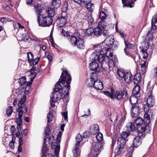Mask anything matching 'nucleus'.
<instances>
[{
	"instance_id": "f257e3e1",
	"label": "nucleus",
	"mask_w": 157,
	"mask_h": 157,
	"mask_svg": "<svg viewBox=\"0 0 157 157\" xmlns=\"http://www.w3.org/2000/svg\"><path fill=\"white\" fill-rule=\"evenodd\" d=\"M71 78L66 70L62 72L60 78L56 84L54 91L51 97L50 103L51 107L55 106V102L60 100L62 95H67L70 89Z\"/></svg>"
},
{
	"instance_id": "f03ea898",
	"label": "nucleus",
	"mask_w": 157,
	"mask_h": 157,
	"mask_svg": "<svg viewBox=\"0 0 157 157\" xmlns=\"http://www.w3.org/2000/svg\"><path fill=\"white\" fill-rule=\"evenodd\" d=\"M39 25L42 27H49L53 22V19L48 15L40 14L37 17Z\"/></svg>"
},
{
	"instance_id": "7ed1b4c3",
	"label": "nucleus",
	"mask_w": 157,
	"mask_h": 157,
	"mask_svg": "<svg viewBox=\"0 0 157 157\" xmlns=\"http://www.w3.org/2000/svg\"><path fill=\"white\" fill-rule=\"evenodd\" d=\"M69 42L72 46L79 49H83L85 47V41L82 38L77 39L75 36H72L69 39Z\"/></svg>"
},
{
	"instance_id": "20e7f679",
	"label": "nucleus",
	"mask_w": 157,
	"mask_h": 157,
	"mask_svg": "<svg viewBox=\"0 0 157 157\" xmlns=\"http://www.w3.org/2000/svg\"><path fill=\"white\" fill-rule=\"evenodd\" d=\"M103 143L96 142L92 145L89 157H97L102 148Z\"/></svg>"
},
{
	"instance_id": "39448f33",
	"label": "nucleus",
	"mask_w": 157,
	"mask_h": 157,
	"mask_svg": "<svg viewBox=\"0 0 157 157\" xmlns=\"http://www.w3.org/2000/svg\"><path fill=\"white\" fill-rule=\"evenodd\" d=\"M155 99L154 97L150 95L147 99V103L143 106L144 110L145 112H147L150 110V108L153 107L155 104Z\"/></svg>"
},
{
	"instance_id": "423d86ee",
	"label": "nucleus",
	"mask_w": 157,
	"mask_h": 157,
	"mask_svg": "<svg viewBox=\"0 0 157 157\" xmlns=\"http://www.w3.org/2000/svg\"><path fill=\"white\" fill-rule=\"evenodd\" d=\"M151 130V128L149 125L144 123L142 124L137 127V130L138 135H141V134L145 133V132H148Z\"/></svg>"
},
{
	"instance_id": "0eeeda50",
	"label": "nucleus",
	"mask_w": 157,
	"mask_h": 157,
	"mask_svg": "<svg viewBox=\"0 0 157 157\" xmlns=\"http://www.w3.org/2000/svg\"><path fill=\"white\" fill-rule=\"evenodd\" d=\"M146 135L145 133H143L141 135L139 134L136 136L133 140V144L134 146L137 147L140 146L142 144L143 139L144 138Z\"/></svg>"
},
{
	"instance_id": "6e6552de",
	"label": "nucleus",
	"mask_w": 157,
	"mask_h": 157,
	"mask_svg": "<svg viewBox=\"0 0 157 157\" xmlns=\"http://www.w3.org/2000/svg\"><path fill=\"white\" fill-rule=\"evenodd\" d=\"M127 94V92L126 89L123 90H117L115 93H114L113 98H115L118 100L121 98H124Z\"/></svg>"
},
{
	"instance_id": "1a4fd4ad",
	"label": "nucleus",
	"mask_w": 157,
	"mask_h": 157,
	"mask_svg": "<svg viewBox=\"0 0 157 157\" xmlns=\"http://www.w3.org/2000/svg\"><path fill=\"white\" fill-rule=\"evenodd\" d=\"M76 138L77 143L75 144V149L73 151V152L75 154V155H78L79 154L78 151V147L79 146L80 143L82 140V137L81 134H78L76 136Z\"/></svg>"
},
{
	"instance_id": "9d476101",
	"label": "nucleus",
	"mask_w": 157,
	"mask_h": 157,
	"mask_svg": "<svg viewBox=\"0 0 157 157\" xmlns=\"http://www.w3.org/2000/svg\"><path fill=\"white\" fill-rule=\"evenodd\" d=\"M131 134L130 132H123L121 134V137H119L117 140V142H121L123 144H125L126 140V138Z\"/></svg>"
},
{
	"instance_id": "9b49d317",
	"label": "nucleus",
	"mask_w": 157,
	"mask_h": 157,
	"mask_svg": "<svg viewBox=\"0 0 157 157\" xmlns=\"http://www.w3.org/2000/svg\"><path fill=\"white\" fill-rule=\"evenodd\" d=\"M140 68L139 70V72L137 73H139L141 75H144L146 72L147 67L148 64V62H147L146 60H142L140 64Z\"/></svg>"
},
{
	"instance_id": "f8f14e48",
	"label": "nucleus",
	"mask_w": 157,
	"mask_h": 157,
	"mask_svg": "<svg viewBox=\"0 0 157 157\" xmlns=\"http://www.w3.org/2000/svg\"><path fill=\"white\" fill-rule=\"evenodd\" d=\"M140 107L139 104L132 105L131 112L132 117H137L139 113Z\"/></svg>"
},
{
	"instance_id": "ddd939ff",
	"label": "nucleus",
	"mask_w": 157,
	"mask_h": 157,
	"mask_svg": "<svg viewBox=\"0 0 157 157\" xmlns=\"http://www.w3.org/2000/svg\"><path fill=\"white\" fill-rule=\"evenodd\" d=\"M98 79L97 74L94 72L92 73L90 76V80H88L87 83V86L89 87H92L94 86V81Z\"/></svg>"
},
{
	"instance_id": "4468645a",
	"label": "nucleus",
	"mask_w": 157,
	"mask_h": 157,
	"mask_svg": "<svg viewBox=\"0 0 157 157\" xmlns=\"http://www.w3.org/2000/svg\"><path fill=\"white\" fill-rule=\"evenodd\" d=\"M90 69L92 71H94L96 72H99L100 68L98 63L96 62H92L89 64Z\"/></svg>"
},
{
	"instance_id": "2eb2a0df",
	"label": "nucleus",
	"mask_w": 157,
	"mask_h": 157,
	"mask_svg": "<svg viewBox=\"0 0 157 157\" xmlns=\"http://www.w3.org/2000/svg\"><path fill=\"white\" fill-rule=\"evenodd\" d=\"M56 22L58 26L59 27L64 26L66 24L67 21L65 17L60 16L57 19Z\"/></svg>"
},
{
	"instance_id": "dca6fc26",
	"label": "nucleus",
	"mask_w": 157,
	"mask_h": 157,
	"mask_svg": "<svg viewBox=\"0 0 157 157\" xmlns=\"http://www.w3.org/2000/svg\"><path fill=\"white\" fill-rule=\"evenodd\" d=\"M107 59L109 60L108 63L106 62L105 63H104L101 64V67L102 69L104 70H105L108 67L110 68L114 66V63L113 61L109 58Z\"/></svg>"
},
{
	"instance_id": "f3484780",
	"label": "nucleus",
	"mask_w": 157,
	"mask_h": 157,
	"mask_svg": "<svg viewBox=\"0 0 157 157\" xmlns=\"http://www.w3.org/2000/svg\"><path fill=\"white\" fill-rule=\"evenodd\" d=\"M123 5V6H125L132 8L134 6V2L136 0H121Z\"/></svg>"
},
{
	"instance_id": "a211bd4d",
	"label": "nucleus",
	"mask_w": 157,
	"mask_h": 157,
	"mask_svg": "<svg viewBox=\"0 0 157 157\" xmlns=\"http://www.w3.org/2000/svg\"><path fill=\"white\" fill-rule=\"evenodd\" d=\"M94 87L96 90H101L103 89V84L100 80H95L94 82Z\"/></svg>"
},
{
	"instance_id": "6ab92c4d",
	"label": "nucleus",
	"mask_w": 157,
	"mask_h": 157,
	"mask_svg": "<svg viewBox=\"0 0 157 157\" xmlns=\"http://www.w3.org/2000/svg\"><path fill=\"white\" fill-rule=\"evenodd\" d=\"M114 42V37L112 36H109L104 41L105 44L109 47H110L113 44Z\"/></svg>"
},
{
	"instance_id": "aec40b11",
	"label": "nucleus",
	"mask_w": 157,
	"mask_h": 157,
	"mask_svg": "<svg viewBox=\"0 0 157 157\" xmlns=\"http://www.w3.org/2000/svg\"><path fill=\"white\" fill-rule=\"evenodd\" d=\"M99 126L97 124H93L90 126V132L92 135H95L99 132Z\"/></svg>"
},
{
	"instance_id": "412c9836",
	"label": "nucleus",
	"mask_w": 157,
	"mask_h": 157,
	"mask_svg": "<svg viewBox=\"0 0 157 157\" xmlns=\"http://www.w3.org/2000/svg\"><path fill=\"white\" fill-rule=\"evenodd\" d=\"M117 144L119 145L117 148L115 149V153L116 155H119L120 154L121 151L124 148V145L125 144H123L121 143L117 142Z\"/></svg>"
},
{
	"instance_id": "4be33fe9",
	"label": "nucleus",
	"mask_w": 157,
	"mask_h": 157,
	"mask_svg": "<svg viewBox=\"0 0 157 157\" xmlns=\"http://www.w3.org/2000/svg\"><path fill=\"white\" fill-rule=\"evenodd\" d=\"M141 75L140 73H136L134 76L133 81L134 84L139 85L141 82Z\"/></svg>"
},
{
	"instance_id": "5701e85b",
	"label": "nucleus",
	"mask_w": 157,
	"mask_h": 157,
	"mask_svg": "<svg viewBox=\"0 0 157 157\" xmlns=\"http://www.w3.org/2000/svg\"><path fill=\"white\" fill-rule=\"evenodd\" d=\"M124 41L125 45V47L124 49V52L126 55H128V54L127 51V48H128L129 49H132L134 48V45L133 44L129 43V42L128 41H126L124 40Z\"/></svg>"
},
{
	"instance_id": "b1692460",
	"label": "nucleus",
	"mask_w": 157,
	"mask_h": 157,
	"mask_svg": "<svg viewBox=\"0 0 157 157\" xmlns=\"http://www.w3.org/2000/svg\"><path fill=\"white\" fill-rule=\"evenodd\" d=\"M83 20H86L88 22L89 25H90L94 23V20L92 16L90 14H87L83 18Z\"/></svg>"
},
{
	"instance_id": "393cba45",
	"label": "nucleus",
	"mask_w": 157,
	"mask_h": 157,
	"mask_svg": "<svg viewBox=\"0 0 157 157\" xmlns=\"http://www.w3.org/2000/svg\"><path fill=\"white\" fill-rule=\"evenodd\" d=\"M132 75L130 72H128L125 74L124 78V81L127 83H129L132 80Z\"/></svg>"
},
{
	"instance_id": "a878e982",
	"label": "nucleus",
	"mask_w": 157,
	"mask_h": 157,
	"mask_svg": "<svg viewBox=\"0 0 157 157\" xmlns=\"http://www.w3.org/2000/svg\"><path fill=\"white\" fill-rule=\"evenodd\" d=\"M46 11L48 14L47 15L51 16L52 18L54 16L55 11L54 8L52 7H47L46 9Z\"/></svg>"
},
{
	"instance_id": "bb28decb",
	"label": "nucleus",
	"mask_w": 157,
	"mask_h": 157,
	"mask_svg": "<svg viewBox=\"0 0 157 157\" xmlns=\"http://www.w3.org/2000/svg\"><path fill=\"white\" fill-rule=\"evenodd\" d=\"M126 127L128 132H132L135 130V127L134 123L129 122L127 124Z\"/></svg>"
},
{
	"instance_id": "cd10ccee",
	"label": "nucleus",
	"mask_w": 157,
	"mask_h": 157,
	"mask_svg": "<svg viewBox=\"0 0 157 157\" xmlns=\"http://www.w3.org/2000/svg\"><path fill=\"white\" fill-rule=\"evenodd\" d=\"M105 55L102 54H99L98 55L97 60L100 63H102L101 64L104 63H105V62H106L105 61Z\"/></svg>"
},
{
	"instance_id": "c85d7f7f",
	"label": "nucleus",
	"mask_w": 157,
	"mask_h": 157,
	"mask_svg": "<svg viewBox=\"0 0 157 157\" xmlns=\"http://www.w3.org/2000/svg\"><path fill=\"white\" fill-rule=\"evenodd\" d=\"M17 111H18V113L20 112H21L22 115H23V113H25L27 112V107L25 105H23V106H19L17 109Z\"/></svg>"
},
{
	"instance_id": "c756f323",
	"label": "nucleus",
	"mask_w": 157,
	"mask_h": 157,
	"mask_svg": "<svg viewBox=\"0 0 157 157\" xmlns=\"http://www.w3.org/2000/svg\"><path fill=\"white\" fill-rule=\"evenodd\" d=\"M102 31V29L97 27L94 29V34L97 37L101 35Z\"/></svg>"
},
{
	"instance_id": "7c9ffc66",
	"label": "nucleus",
	"mask_w": 157,
	"mask_h": 157,
	"mask_svg": "<svg viewBox=\"0 0 157 157\" xmlns=\"http://www.w3.org/2000/svg\"><path fill=\"white\" fill-rule=\"evenodd\" d=\"M51 4L54 8H58L61 5V2L60 0H52Z\"/></svg>"
},
{
	"instance_id": "2f4dec72",
	"label": "nucleus",
	"mask_w": 157,
	"mask_h": 157,
	"mask_svg": "<svg viewBox=\"0 0 157 157\" xmlns=\"http://www.w3.org/2000/svg\"><path fill=\"white\" fill-rule=\"evenodd\" d=\"M114 93V90L113 88H111L110 92L108 91H104L103 92V93L105 95L111 98L112 99L113 98Z\"/></svg>"
},
{
	"instance_id": "473e14b6",
	"label": "nucleus",
	"mask_w": 157,
	"mask_h": 157,
	"mask_svg": "<svg viewBox=\"0 0 157 157\" xmlns=\"http://www.w3.org/2000/svg\"><path fill=\"white\" fill-rule=\"evenodd\" d=\"M149 111L146 112L144 114V123L149 125L150 123V116L149 114Z\"/></svg>"
},
{
	"instance_id": "72a5a7b5",
	"label": "nucleus",
	"mask_w": 157,
	"mask_h": 157,
	"mask_svg": "<svg viewBox=\"0 0 157 157\" xmlns=\"http://www.w3.org/2000/svg\"><path fill=\"white\" fill-rule=\"evenodd\" d=\"M157 23V13L156 15L153 16L151 20V27L152 29H155L156 27L155 25V23Z\"/></svg>"
},
{
	"instance_id": "f704fd0d",
	"label": "nucleus",
	"mask_w": 157,
	"mask_h": 157,
	"mask_svg": "<svg viewBox=\"0 0 157 157\" xmlns=\"http://www.w3.org/2000/svg\"><path fill=\"white\" fill-rule=\"evenodd\" d=\"M35 11L37 15H40V13L43 10L42 8L39 4H37L35 6Z\"/></svg>"
},
{
	"instance_id": "c9c22d12",
	"label": "nucleus",
	"mask_w": 157,
	"mask_h": 157,
	"mask_svg": "<svg viewBox=\"0 0 157 157\" xmlns=\"http://www.w3.org/2000/svg\"><path fill=\"white\" fill-rule=\"evenodd\" d=\"M86 7L89 12H92L94 9V5L91 2L86 4Z\"/></svg>"
},
{
	"instance_id": "e433bc0d",
	"label": "nucleus",
	"mask_w": 157,
	"mask_h": 157,
	"mask_svg": "<svg viewBox=\"0 0 157 157\" xmlns=\"http://www.w3.org/2000/svg\"><path fill=\"white\" fill-rule=\"evenodd\" d=\"M93 34H94V29L93 28L90 27L89 29H86L85 35L86 36H91Z\"/></svg>"
},
{
	"instance_id": "4c0bfd02",
	"label": "nucleus",
	"mask_w": 157,
	"mask_h": 157,
	"mask_svg": "<svg viewBox=\"0 0 157 157\" xmlns=\"http://www.w3.org/2000/svg\"><path fill=\"white\" fill-rule=\"evenodd\" d=\"M135 123L136 124V126L137 127L141 125L142 124H144V120L141 118L138 117L135 120Z\"/></svg>"
},
{
	"instance_id": "58836bf2",
	"label": "nucleus",
	"mask_w": 157,
	"mask_h": 157,
	"mask_svg": "<svg viewBox=\"0 0 157 157\" xmlns=\"http://www.w3.org/2000/svg\"><path fill=\"white\" fill-rule=\"evenodd\" d=\"M106 23L104 21L102 20L99 22L98 27L103 30L106 27Z\"/></svg>"
},
{
	"instance_id": "ea45409f",
	"label": "nucleus",
	"mask_w": 157,
	"mask_h": 157,
	"mask_svg": "<svg viewBox=\"0 0 157 157\" xmlns=\"http://www.w3.org/2000/svg\"><path fill=\"white\" fill-rule=\"evenodd\" d=\"M22 115L21 112H20L18 113V117L16 118V122L18 125H21L22 120L21 119Z\"/></svg>"
},
{
	"instance_id": "a19ab883",
	"label": "nucleus",
	"mask_w": 157,
	"mask_h": 157,
	"mask_svg": "<svg viewBox=\"0 0 157 157\" xmlns=\"http://www.w3.org/2000/svg\"><path fill=\"white\" fill-rule=\"evenodd\" d=\"M140 90V86H139V85H136V86L133 89L132 93L133 94L135 95H137L139 94Z\"/></svg>"
},
{
	"instance_id": "79ce46f5",
	"label": "nucleus",
	"mask_w": 157,
	"mask_h": 157,
	"mask_svg": "<svg viewBox=\"0 0 157 157\" xmlns=\"http://www.w3.org/2000/svg\"><path fill=\"white\" fill-rule=\"evenodd\" d=\"M129 101L132 105H134L138 104L137 103L138 99L135 97H131L129 99Z\"/></svg>"
},
{
	"instance_id": "37998d69",
	"label": "nucleus",
	"mask_w": 157,
	"mask_h": 157,
	"mask_svg": "<svg viewBox=\"0 0 157 157\" xmlns=\"http://www.w3.org/2000/svg\"><path fill=\"white\" fill-rule=\"evenodd\" d=\"M98 142L103 143V137L102 134L101 133H98L96 136Z\"/></svg>"
},
{
	"instance_id": "c03bdc74",
	"label": "nucleus",
	"mask_w": 157,
	"mask_h": 157,
	"mask_svg": "<svg viewBox=\"0 0 157 157\" xmlns=\"http://www.w3.org/2000/svg\"><path fill=\"white\" fill-rule=\"evenodd\" d=\"M94 50L96 52L98 53L101 52L102 49L101 46L100 44H98L97 45H94Z\"/></svg>"
},
{
	"instance_id": "a18cd8bd",
	"label": "nucleus",
	"mask_w": 157,
	"mask_h": 157,
	"mask_svg": "<svg viewBox=\"0 0 157 157\" xmlns=\"http://www.w3.org/2000/svg\"><path fill=\"white\" fill-rule=\"evenodd\" d=\"M19 84L20 86L25 85L26 83V78L25 77H22L19 79Z\"/></svg>"
},
{
	"instance_id": "49530a36",
	"label": "nucleus",
	"mask_w": 157,
	"mask_h": 157,
	"mask_svg": "<svg viewBox=\"0 0 157 157\" xmlns=\"http://www.w3.org/2000/svg\"><path fill=\"white\" fill-rule=\"evenodd\" d=\"M98 55L96 53L94 52L90 56V60H91L92 62H95L96 60H97V59Z\"/></svg>"
},
{
	"instance_id": "de8ad7c7",
	"label": "nucleus",
	"mask_w": 157,
	"mask_h": 157,
	"mask_svg": "<svg viewBox=\"0 0 157 157\" xmlns=\"http://www.w3.org/2000/svg\"><path fill=\"white\" fill-rule=\"evenodd\" d=\"M26 97L25 96H24L23 97L21 98L20 101L18 103V105L19 107L20 106H23L25 101Z\"/></svg>"
},
{
	"instance_id": "09e8293b",
	"label": "nucleus",
	"mask_w": 157,
	"mask_h": 157,
	"mask_svg": "<svg viewBox=\"0 0 157 157\" xmlns=\"http://www.w3.org/2000/svg\"><path fill=\"white\" fill-rule=\"evenodd\" d=\"M22 40L25 42H28L29 40V35L28 33H26L23 34Z\"/></svg>"
},
{
	"instance_id": "8fccbe9b",
	"label": "nucleus",
	"mask_w": 157,
	"mask_h": 157,
	"mask_svg": "<svg viewBox=\"0 0 157 157\" xmlns=\"http://www.w3.org/2000/svg\"><path fill=\"white\" fill-rule=\"evenodd\" d=\"M107 15L104 11H101L100 12L99 15V17L101 20L103 21L105 19Z\"/></svg>"
},
{
	"instance_id": "3c124183",
	"label": "nucleus",
	"mask_w": 157,
	"mask_h": 157,
	"mask_svg": "<svg viewBox=\"0 0 157 157\" xmlns=\"http://www.w3.org/2000/svg\"><path fill=\"white\" fill-rule=\"evenodd\" d=\"M144 45H142L140 51H147V50L149 48V45L148 43L143 44Z\"/></svg>"
},
{
	"instance_id": "603ef678",
	"label": "nucleus",
	"mask_w": 157,
	"mask_h": 157,
	"mask_svg": "<svg viewBox=\"0 0 157 157\" xmlns=\"http://www.w3.org/2000/svg\"><path fill=\"white\" fill-rule=\"evenodd\" d=\"M111 49L110 48H108L107 49L106 52V53L107 59H108L109 58V57H112L113 56V54H112L111 52Z\"/></svg>"
},
{
	"instance_id": "864d4df0",
	"label": "nucleus",
	"mask_w": 157,
	"mask_h": 157,
	"mask_svg": "<svg viewBox=\"0 0 157 157\" xmlns=\"http://www.w3.org/2000/svg\"><path fill=\"white\" fill-rule=\"evenodd\" d=\"M28 60L29 63L31 62L32 60L34 59V56L33 54L30 52H29L27 54Z\"/></svg>"
},
{
	"instance_id": "5fc2aeb1",
	"label": "nucleus",
	"mask_w": 157,
	"mask_h": 157,
	"mask_svg": "<svg viewBox=\"0 0 157 157\" xmlns=\"http://www.w3.org/2000/svg\"><path fill=\"white\" fill-rule=\"evenodd\" d=\"M13 110V109L12 107L10 106L8 107L6 111V114L7 116H10L12 113Z\"/></svg>"
},
{
	"instance_id": "6e6d98bb",
	"label": "nucleus",
	"mask_w": 157,
	"mask_h": 157,
	"mask_svg": "<svg viewBox=\"0 0 157 157\" xmlns=\"http://www.w3.org/2000/svg\"><path fill=\"white\" fill-rule=\"evenodd\" d=\"M40 57H36L35 59H33L32 60L31 62L29 63L30 65H33V66H34L37 64L38 61L40 60Z\"/></svg>"
},
{
	"instance_id": "4d7b16f0",
	"label": "nucleus",
	"mask_w": 157,
	"mask_h": 157,
	"mask_svg": "<svg viewBox=\"0 0 157 157\" xmlns=\"http://www.w3.org/2000/svg\"><path fill=\"white\" fill-rule=\"evenodd\" d=\"M62 11L64 12L66 11L68 9V5L67 2H64L62 6Z\"/></svg>"
},
{
	"instance_id": "13d9d810",
	"label": "nucleus",
	"mask_w": 157,
	"mask_h": 157,
	"mask_svg": "<svg viewBox=\"0 0 157 157\" xmlns=\"http://www.w3.org/2000/svg\"><path fill=\"white\" fill-rule=\"evenodd\" d=\"M81 36V35L78 32H76L73 34V35H71L70 37H69V39H71L72 37L75 36L76 39L81 38H80Z\"/></svg>"
},
{
	"instance_id": "bf43d9fd",
	"label": "nucleus",
	"mask_w": 157,
	"mask_h": 157,
	"mask_svg": "<svg viewBox=\"0 0 157 157\" xmlns=\"http://www.w3.org/2000/svg\"><path fill=\"white\" fill-rule=\"evenodd\" d=\"M46 139H44V144L43 146L42 152L44 154L46 153L47 151V147H46V144H45Z\"/></svg>"
},
{
	"instance_id": "052dcab7",
	"label": "nucleus",
	"mask_w": 157,
	"mask_h": 157,
	"mask_svg": "<svg viewBox=\"0 0 157 157\" xmlns=\"http://www.w3.org/2000/svg\"><path fill=\"white\" fill-rule=\"evenodd\" d=\"M142 53V57L144 60H143L147 61V57L148 54L147 51H141Z\"/></svg>"
},
{
	"instance_id": "680f3d73",
	"label": "nucleus",
	"mask_w": 157,
	"mask_h": 157,
	"mask_svg": "<svg viewBox=\"0 0 157 157\" xmlns=\"http://www.w3.org/2000/svg\"><path fill=\"white\" fill-rule=\"evenodd\" d=\"M30 73V76L31 77L30 81L33 82V79L35 78L36 75L37 73L34 72H31Z\"/></svg>"
},
{
	"instance_id": "e2e57ef3",
	"label": "nucleus",
	"mask_w": 157,
	"mask_h": 157,
	"mask_svg": "<svg viewBox=\"0 0 157 157\" xmlns=\"http://www.w3.org/2000/svg\"><path fill=\"white\" fill-rule=\"evenodd\" d=\"M117 74L118 75L121 77L124 78L125 74L123 70H119L117 71Z\"/></svg>"
},
{
	"instance_id": "0e129e2a",
	"label": "nucleus",
	"mask_w": 157,
	"mask_h": 157,
	"mask_svg": "<svg viewBox=\"0 0 157 157\" xmlns=\"http://www.w3.org/2000/svg\"><path fill=\"white\" fill-rule=\"evenodd\" d=\"M60 146L59 145H56L55 149V152L56 155H57L59 154L60 151Z\"/></svg>"
},
{
	"instance_id": "69168bd1",
	"label": "nucleus",
	"mask_w": 157,
	"mask_h": 157,
	"mask_svg": "<svg viewBox=\"0 0 157 157\" xmlns=\"http://www.w3.org/2000/svg\"><path fill=\"white\" fill-rule=\"evenodd\" d=\"M134 150V147H130L128 149V153L127 155H132V154Z\"/></svg>"
},
{
	"instance_id": "338daca9",
	"label": "nucleus",
	"mask_w": 157,
	"mask_h": 157,
	"mask_svg": "<svg viewBox=\"0 0 157 157\" xmlns=\"http://www.w3.org/2000/svg\"><path fill=\"white\" fill-rule=\"evenodd\" d=\"M61 33L62 35L65 37L70 36V33L69 32H66L65 30L63 29Z\"/></svg>"
},
{
	"instance_id": "774afa93",
	"label": "nucleus",
	"mask_w": 157,
	"mask_h": 157,
	"mask_svg": "<svg viewBox=\"0 0 157 157\" xmlns=\"http://www.w3.org/2000/svg\"><path fill=\"white\" fill-rule=\"evenodd\" d=\"M52 117H53L52 114L50 112H49L48 114L47 117L48 119V122H49L52 121Z\"/></svg>"
}]
</instances>
